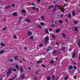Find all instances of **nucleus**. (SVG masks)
Instances as JSON below:
<instances>
[{"mask_svg": "<svg viewBox=\"0 0 80 80\" xmlns=\"http://www.w3.org/2000/svg\"><path fill=\"white\" fill-rule=\"evenodd\" d=\"M21 12L22 13H27V11L25 10H22L21 11Z\"/></svg>", "mask_w": 80, "mask_h": 80, "instance_id": "nucleus-12", "label": "nucleus"}, {"mask_svg": "<svg viewBox=\"0 0 80 80\" xmlns=\"http://www.w3.org/2000/svg\"><path fill=\"white\" fill-rule=\"evenodd\" d=\"M22 16H20L19 17V22H18V23H20V22H21V21H22Z\"/></svg>", "mask_w": 80, "mask_h": 80, "instance_id": "nucleus-6", "label": "nucleus"}, {"mask_svg": "<svg viewBox=\"0 0 80 80\" xmlns=\"http://www.w3.org/2000/svg\"><path fill=\"white\" fill-rule=\"evenodd\" d=\"M73 68H74V70H76V69H77V67L75 66H73Z\"/></svg>", "mask_w": 80, "mask_h": 80, "instance_id": "nucleus-37", "label": "nucleus"}, {"mask_svg": "<svg viewBox=\"0 0 80 80\" xmlns=\"http://www.w3.org/2000/svg\"><path fill=\"white\" fill-rule=\"evenodd\" d=\"M36 9L38 12H39V9L38 8H36Z\"/></svg>", "mask_w": 80, "mask_h": 80, "instance_id": "nucleus-53", "label": "nucleus"}, {"mask_svg": "<svg viewBox=\"0 0 80 80\" xmlns=\"http://www.w3.org/2000/svg\"><path fill=\"white\" fill-rule=\"evenodd\" d=\"M49 31H50V32H52V28L50 29Z\"/></svg>", "mask_w": 80, "mask_h": 80, "instance_id": "nucleus-58", "label": "nucleus"}, {"mask_svg": "<svg viewBox=\"0 0 80 80\" xmlns=\"http://www.w3.org/2000/svg\"><path fill=\"white\" fill-rule=\"evenodd\" d=\"M49 40V37L48 36H46L45 38V41L46 42H47L48 41V40Z\"/></svg>", "mask_w": 80, "mask_h": 80, "instance_id": "nucleus-7", "label": "nucleus"}, {"mask_svg": "<svg viewBox=\"0 0 80 80\" xmlns=\"http://www.w3.org/2000/svg\"><path fill=\"white\" fill-rule=\"evenodd\" d=\"M54 63V61L52 60H51L50 62V63Z\"/></svg>", "mask_w": 80, "mask_h": 80, "instance_id": "nucleus-32", "label": "nucleus"}, {"mask_svg": "<svg viewBox=\"0 0 80 80\" xmlns=\"http://www.w3.org/2000/svg\"><path fill=\"white\" fill-rule=\"evenodd\" d=\"M75 55H76V53L74 52L73 53L72 55V58H74L75 57Z\"/></svg>", "mask_w": 80, "mask_h": 80, "instance_id": "nucleus-19", "label": "nucleus"}, {"mask_svg": "<svg viewBox=\"0 0 80 80\" xmlns=\"http://www.w3.org/2000/svg\"><path fill=\"white\" fill-rule=\"evenodd\" d=\"M28 37H30L31 35H32V32L30 31H29L28 32Z\"/></svg>", "mask_w": 80, "mask_h": 80, "instance_id": "nucleus-9", "label": "nucleus"}, {"mask_svg": "<svg viewBox=\"0 0 80 80\" xmlns=\"http://www.w3.org/2000/svg\"><path fill=\"white\" fill-rule=\"evenodd\" d=\"M5 52V51L4 50H2L0 51V54L1 55H2V54H3V53H4V52Z\"/></svg>", "mask_w": 80, "mask_h": 80, "instance_id": "nucleus-11", "label": "nucleus"}, {"mask_svg": "<svg viewBox=\"0 0 80 80\" xmlns=\"http://www.w3.org/2000/svg\"><path fill=\"white\" fill-rule=\"evenodd\" d=\"M68 76H67L65 78V80H68Z\"/></svg>", "mask_w": 80, "mask_h": 80, "instance_id": "nucleus-42", "label": "nucleus"}, {"mask_svg": "<svg viewBox=\"0 0 80 80\" xmlns=\"http://www.w3.org/2000/svg\"><path fill=\"white\" fill-rule=\"evenodd\" d=\"M19 70H20V72L21 73H22V72H23L24 70H23V68H22V67H20Z\"/></svg>", "mask_w": 80, "mask_h": 80, "instance_id": "nucleus-5", "label": "nucleus"}, {"mask_svg": "<svg viewBox=\"0 0 80 80\" xmlns=\"http://www.w3.org/2000/svg\"><path fill=\"white\" fill-rule=\"evenodd\" d=\"M34 80H37V77H34Z\"/></svg>", "mask_w": 80, "mask_h": 80, "instance_id": "nucleus-47", "label": "nucleus"}, {"mask_svg": "<svg viewBox=\"0 0 80 80\" xmlns=\"http://www.w3.org/2000/svg\"><path fill=\"white\" fill-rule=\"evenodd\" d=\"M8 71L7 72V76H9V75L11 74H12V70L10 69H8Z\"/></svg>", "mask_w": 80, "mask_h": 80, "instance_id": "nucleus-1", "label": "nucleus"}, {"mask_svg": "<svg viewBox=\"0 0 80 80\" xmlns=\"http://www.w3.org/2000/svg\"><path fill=\"white\" fill-rule=\"evenodd\" d=\"M68 69L70 70V69H73V66H69L68 68Z\"/></svg>", "mask_w": 80, "mask_h": 80, "instance_id": "nucleus-13", "label": "nucleus"}, {"mask_svg": "<svg viewBox=\"0 0 80 80\" xmlns=\"http://www.w3.org/2000/svg\"><path fill=\"white\" fill-rule=\"evenodd\" d=\"M30 39H31V40H32L33 38V37L32 36H31L30 38Z\"/></svg>", "mask_w": 80, "mask_h": 80, "instance_id": "nucleus-52", "label": "nucleus"}, {"mask_svg": "<svg viewBox=\"0 0 80 80\" xmlns=\"http://www.w3.org/2000/svg\"><path fill=\"white\" fill-rule=\"evenodd\" d=\"M57 52V50L55 49V50L53 51V52L52 53V55H55V54H56V53Z\"/></svg>", "mask_w": 80, "mask_h": 80, "instance_id": "nucleus-8", "label": "nucleus"}, {"mask_svg": "<svg viewBox=\"0 0 80 80\" xmlns=\"http://www.w3.org/2000/svg\"><path fill=\"white\" fill-rule=\"evenodd\" d=\"M12 15L13 16H14V17H17V13H16V12L13 13Z\"/></svg>", "mask_w": 80, "mask_h": 80, "instance_id": "nucleus-18", "label": "nucleus"}, {"mask_svg": "<svg viewBox=\"0 0 80 80\" xmlns=\"http://www.w3.org/2000/svg\"><path fill=\"white\" fill-rule=\"evenodd\" d=\"M15 68L16 69H18V70H19V66H18L17 65H16Z\"/></svg>", "mask_w": 80, "mask_h": 80, "instance_id": "nucleus-17", "label": "nucleus"}, {"mask_svg": "<svg viewBox=\"0 0 80 80\" xmlns=\"http://www.w3.org/2000/svg\"><path fill=\"white\" fill-rule=\"evenodd\" d=\"M38 1V3H40L41 2V0H37Z\"/></svg>", "mask_w": 80, "mask_h": 80, "instance_id": "nucleus-51", "label": "nucleus"}, {"mask_svg": "<svg viewBox=\"0 0 80 80\" xmlns=\"http://www.w3.org/2000/svg\"><path fill=\"white\" fill-rule=\"evenodd\" d=\"M32 10H36V8L32 7Z\"/></svg>", "mask_w": 80, "mask_h": 80, "instance_id": "nucleus-41", "label": "nucleus"}, {"mask_svg": "<svg viewBox=\"0 0 80 80\" xmlns=\"http://www.w3.org/2000/svg\"><path fill=\"white\" fill-rule=\"evenodd\" d=\"M12 7H14V6H15V4H12Z\"/></svg>", "mask_w": 80, "mask_h": 80, "instance_id": "nucleus-61", "label": "nucleus"}, {"mask_svg": "<svg viewBox=\"0 0 80 80\" xmlns=\"http://www.w3.org/2000/svg\"><path fill=\"white\" fill-rule=\"evenodd\" d=\"M52 37L54 39H55V35H53L52 36Z\"/></svg>", "mask_w": 80, "mask_h": 80, "instance_id": "nucleus-34", "label": "nucleus"}, {"mask_svg": "<svg viewBox=\"0 0 80 80\" xmlns=\"http://www.w3.org/2000/svg\"><path fill=\"white\" fill-rule=\"evenodd\" d=\"M73 28H74V30L76 32H78V28L77 26H74Z\"/></svg>", "mask_w": 80, "mask_h": 80, "instance_id": "nucleus-3", "label": "nucleus"}, {"mask_svg": "<svg viewBox=\"0 0 80 80\" xmlns=\"http://www.w3.org/2000/svg\"><path fill=\"white\" fill-rule=\"evenodd\" d=\"M57 9H56V8H54V9L53 10V12H56V11H57Z\"/></svg>", "mask_w": 80, "mask_h": 80, "instance_id": "nucleus-44", "label": "nucleus"}, {"mask_svg": "<svg viewBox=\"0 0 80 80\" xmlns=\"http://www.w3.org/2000/svg\"><path fill=\"white\" fill-rule=\"evenodd\" d=\"M14 58L15 60H18V56H15L14 57Z\"/></svg>", "mask_w": 80, "mask_h": 80, "instance_id": "nucleus-33", "label": "nucleus"}, {"mask_svg": "<svg viewBox=\"0 0 80 80\" xmlns=\"http://www.w3.org/2000/svg\"><path fill=\"white\" fill-rule=\"evenodd\" d=\"M37 27H38L39 28H42V26H40V25L37 26Z\"/></svg>", "mask_w": 80, "mask_h": 80, "instance_id": "nucleus-48", "label": "nucleus"}, {"mask_svg": "<svg viewBox=\"0 0 80 80\" xmlns=\"http://www.w3.org/2000/svg\"><path fill=\"white\" fill-rule=\"evenodd\" d=\"M74 79H76L77 78V76H74Z\"/></svg>", "mask_w": 80, "mask_h": 80, "instance_id": "nucleus-57", "label": "nucleus"}, {"mask_svg": "<svg viewBox=\"0 0 80 80\" xmlns=\"http://www.w3.org/2000/svg\"><path fill=\"white\" fill-rule=\"evenodd\" d=\"M41 62H42V60L38 61L37 62V63L38 64V63H41Z\"/></svg>", "mask_w": 80, "mask_h": 80, "instance_id": "nucleus-25", "label": "nucleus"}, {"mask_svg": "<svg viewBox=\"0 0 80 80\" xmlns=\"http://www.w3.org/2000/svg\"><path fill=\"white\" fill-rule=\"evenodd\" d=\"M67 5V3H65V4L63 5L62 7V8L63 9H64V10L65 9H64V8H64V7H65V6H66V5Z\"/></svg>", "mask_w": 80, "mask_h": 80, "instance_id": "nucleus-30", "label": "nucleus"}, {"mask_svg": "<svg viewBox=\"0 0 80 80\" xmlns=\"http://www.w3.org/2000/svg\"><path fill=\"white\" fill-rule=\"evenodd\" d=\"M60 51L62 52H65V47H62L61 49H60Z\"/></svg>", "mask_w": 80, "mask_h": 80, "instance_id": "nucleus-2", "label": "nucleus"}, {"mask_svg": "<svg viewBox=\"0 0 80 80\" xmlns=\"http://www.w3.org/2000/svg\"><path fill=\"white\" fill-rule=\"evenodd\" d=\"M48 43V42L47 41V42H46V41H45L44 43L45 45H47V43Z\"/></svg>", "mask_w": 80, "mask_h": 80, "instance_id": "nucleus-46", "label": "nucleus"}, {"mask_svg": "<svg viewBox=\"0 0 80 80\" xmlns=\"http://www.w3.org/2000/svg\"><path fill=\"white\" fill-rule=\"evenodd\" d=\"M72 15L73 17H75V11H72Z\"/></svg>", "mask_w": 80, "mask_h": 80, "instance_id": "nucleus-10", "label": "nucleus"}, {"mask_svg": "<svg viewBox=\"0 0 80 80\" xmlns=\"http://www.w3.org/2000/svg\"><path fill=\"white\" fill-rule=\"evenodd\" d=\"M51 8H53V6L52 5L50 6L48 8V9H50Z\"/></svg>", "mask_w": 80, "mask_h": 80, "instance_id": "nucleus-35", "label": "nucleus"}, {"mask_svg": "<svg viewBox=\"0 0 80 80\" xmlns=\"http://www.w3.org/2000/svg\"><path fill=\"white\" fill-rule=\"evenodd\" d=\"M13 72H16L17 71V70L15 69V68H13Z\"/></svg>", "mask_w": 80, "mask_h": 80, "instance_id": "nucleus-43", "label": "nucleus"}, {"mask_svg": "<svg viewBox=\"0 0 80 80\" xmlns=\"http://www.w3.org/2000/svg\"><path fill=\"white\" fill-rule=\"evenodd\" d=\"M56 24H57V21H55L54 22Z\"/></svg>", "mask_w": 80, "mask_h": 80, "instance_id": "nucleus-60", "label": "nucleus"}, {"mask_svg": "<svg viewBox=\"0 0 80 80\" xmlns=\"http://www.w3.org/2000/svg\"><path fill=\"white\" fill-rule=\"evenodd\" d=\"M50 78H51L50 77L48 76V77H47V80H50Z\"/></svg>", "mask_w": 80, "mask_h": 80, "instance_id": "nucleus-27", "label": "nucleus"}, {"mask_svg": "<svg viewBox=\"0 0 80 80\" xmlns=\"http://www.w3.org/2000/svg\"><path fill=\"white\" fill-rule=\"evenodd\" d=\"M78 47H80V40L78 39Z\"/></svg>", "mask_w": 80, "mask_h": 80, "instance_id": "nucleus-15", "label": "nucleus"}, {"mask_svg": "<svg viewBox=\"0 0 80 80\" xmlns=\"http://www.w3.org/2000/svg\"><path fill=\"white\" fill-rule=\"evenodd\" d=\"M73 65H76L77 63H76V62H73Z\"/></svg>", "mask_w": 80, "mask_h": 80, "instance_id": "nucleus-39", "label": "nucleus"}, {"mask_svg": "<svg viewBox=\"0 0 80 80\" xmlns=\"http://www.w3.org/2000/svg\"><path fill=\"white\" fill-rule=\"evenodd\" d=\"M59 22L60 23H63V20H59Z\"/></svg>", "mask_w": 80, "mask_h": 80, "instance_id": "nucleus-29", "label": "nucleus"}, {"mask_svg": "<svg viewBox=\"0 0 80 80\" xmlns=\"http://www.w3.org/2000/svg\"><path fill=\"white\" fill-rule=\"evenodd\" d=\"M62 36L63 38H65L66 37V35L64 33L62 34Z\"/></svg>", "mask_w": 80, "mask_h": 80, "instance_id": "nucleus-23", "label": "nucleus"}, {"mask_svg": "<svg viewBox=\"0 0 80 80\" xmlns=\"http://www.w3.org/2000/svg\"><path fill=\"white\" fill-rule=\"evenodd\" d=\"M1 45L2 46V47H5V45L3 43H1Z\"/></svg>", "mask_w": 80, "mask_h": 80, "instance_id": "nucleus-26", "label": "nucleus"}, {"mask_svg": "<svg viewBox=\"0 0 80 80\" xmlns=\"http://www.w3.org/2000/svg\"><path fill=\"white\" fill-rule=\"evenodd\" d=\"M41 18L42 20H45V18H44V16H42L41 17Z\"/></svg>", "mask_w": 80, "mask_h": 80, "instance_id": "nucleus-38", "label": "nucleus"}, {"mask_svg": "<svg viewBox=\"0 0 80 80\" xmlns=\"http://www.w3.org/2000/svg\"><path fill=\"white\" fill-rule=\"evenodd\" d=\"M26 21L27 22H28V23H30V21L28 19H26Z\"/></svg>", "mask_w": 80, "mask_h": 80, "instance_id": "nucleus-20", "label": "nucleus"}, {"mask_svg": "<svg viewBox=\"0 0 80 80\" xmlns=\"http://www.w3.org/2000/svg\"><path fill=\"white\" fill-rule=\"evenodd\" d=\"M7 27L3 28L2 30V31L3 30H5L6 29H7Z\"/></svg>", "mask_w": 80, "mask_h": 80, "instance_id": "nucleus-50", "label": "nucleus"}, {"mask_svg": "<svg viewBox=\"0 0 80 80\" xmlns=\"http://www.w3.org/2000/svg\"><path fill=\"white\" fill-rule=\"evenodd\" d=\"M16 37H17V36H14L13 37V38L16 39Z\"/></svg>", "mask_w": 80, "mask_h": 80, "instance_id": "nucleus-59", "label": "nucleus"}, {"mask_svg": "<svg viewBox=\"0 0 80 80\" xmlns=\"http://www.w3.org/2000/svg\"><path fill=\"white\" fill-rule=\"evenodd\" d=\"M79 59H80V54H79Z\"/></svg>", "mask_w": 80, "mask_h": 80, "instance_id": "nucleus-64", "label": "nucleus"}, {"mask_svg": "<svg viewBox=\"0 0 80 80\" xmlns=\"http://www.w3.org/2000/svg\"><path fill=\"white\" fill-rule=\"evenodd\" d=\"M60 29H57L56 31H55V32L56 33H58V32H60Z\"/></svg>", "mask_w": 80, "mask_h": 80, "instance_id": "nucleus-28", "label": "nucleus"}, {"mask_svg": "<svg viewBox=\"0 0 80 80\" xmlns=\"http://www.w3.org/2000/svg\"><path fill=\"white\" fill-rule=\"evenodd\" d=\"M45 32L46 33H48V30L47 29L45 31Z\"/></svg>", "mask_w": 80, "mask_h": 80, "instance_id": "nucleus-45", "label": "nucleus"}, {"mask_svg": "<svg viewBox=\"0 0 80 80\" xmlns=\"http://www.w3.org/2000/svg\"><path fill=\"white\" fill-rule=\"evenodd\" d=\"M71 17H72V15H71V14L69 13L68 15V18H70Z\"/></svg>", "mask_w": 80, "mask_h": 80, "instance_id": "nucleus-14", "label": "nucleus"}, {"mask_svg": "<svg viewBox=\"0 0 80 80\" xmlns=\"http://www.w3.org/2000/svg\"><path fill=\"white\" fill-rule=\"evenodd\" d=\"M73 23H74L75 24H77L78 22L77 21H73Z\"/></svg>", "mask_w": 80, "mask_h": 80, "instance_id": "nucleus-31", "label": "nucleus"}, {"mask_svg": "<svg viewBox=\"0 0 80 80\" xmlns=\"http://www.w3.org/2000/svg\"><path fill=\"white\" fill-rule=\"evenodd\" d=\"M61 17H63V14H62L60 16Z\"/></svg>", "mask_w": 80, "mask_h": 80, "instance_id": "nucleus-62", "label": "nucleus"}, {"mask_svg": "<svg viewBox=\"0 0 80 80\" xmlns=\"http://www.w3.org/2000/svg\"><path fill=\"white\" fill-rule=\"evenodd\" d=\"M55 76L53 75L52 77V80H55Z\"/></svg>", "mask_w": 80, "mask_h": 80, "instance_id": "nucleus-40", "label": "nucleus"}, {"mask_svg": "<svg viewBox=\"0 0 80 80\" xmlns=\"http://www.w3.org/2000/svg\"><path fill=\"white\" fill-rule=\"evenodd\" d=\"M10 7V5L7 6L5 7V8L6 9H8V8H9Z\"/></svg>", "mask_w": 80, "mask_h": 80, "instance_id": "nucleus-21", "label": "nucleus"}, {"mask_svg": "<svg viewBox=\"0 0 80 80\" xmlns=\"http://www.w3.org/2000/svg\"><path fill=\"white\" fill-rule=\"evenodd\" d=\"M44 22H41L40 23V24L42 26H43V25H44Z\"/></svg>", "mask_w": 80, "mask_h": 80, "instance_id": "nucleus-36", "label": "nucleus"}, {"mask_svg": "<svg viewBox=\"0 0 80 80\" xmlns=\"http://www.w3.org/2000/svg\"><path fill=\"white\" fill-rule=\"evenodd\" d=\"M39 47H43V44L42 43H41L39 46Z\"/></svg>", "mask_w": 80, "mask_h": 80, "instance_id": "nucleus-24", "label": "nucleus"}, {"mask_svg": "<svg viewBox=\"0 0 80 80\" xmlns=\"http://www.w3.org/2000/svg\"><path fill=\"white\" fill-rule=\"evenodd\" d=\"M68 22V19H66V22Z\"/></svg>", "mask_w": 80, "mask_h": 80, "instance_id": "nucleus-63", "label": "nucleus"}, {"mask_svg": "<svg viewBox=\"0 0 80 80\" xmlns=\"http://www.w3.org/2000/svg\"><path fill=\"white\" fill-rule=\"evenodd\" d=\"M51 26L52 27H55V25L54 24H52Z\"/></svg>", "mask_w": 80, "mask_h": 80, "instance_id": "nucleus-54", "label": "nucleus"}, {"mask_svg": "<svg viewBox=\"0 0 80 80\" xmlns=\"http://www.w3.org/2000/svg\"><path fill=\"white\" fill-rule=\"evenodd\" d=\"M30 64H31V65H34V64L32 63V62H31L30 63Z\"/></svg>", "mask_w": 80, "mask_h": 80, "instance_id": "nucleus-56", "label": "nucleus"}, {"mask_svg": "<svg viewBox=\"0 0 80 80\" xmlns=\"http://www.w3.org/2000/svg\"><path fill=\"white\" fill-rule=\"evenodd\" d=\"M41 65L42 67H44V68H45L46 67V66H45L43 64H42Z\"/></svg>", "mask_w": 80, "mask_h": 80, "instance_id": "nucleus-49", "label": "nucleus"}, {"mask_svg": "<svg viewBox=\"0 0 80 80\" xmlns=\"http://www.w3.org/2000/svg\"><path fill=\"white\" fill-rule=\"evenodd\" d=\"M56 45H59V43L58 42H56Z\"/></svg>", "mask_w": 80, "mask_h": 80, "instance_id": "nucleus-55", "label": "nucleus"}, {"mask_svg": "<svg viewBox=\"0 0 80 80\" xmlns=\"http://www.w3.org/2000/svg\"><path fill=\"white\" fill-rule=\"evenodd\" d=\"M8 61L10 63H12L13 62V60L12 59H9Z\"/></svg>", "mask_w": 80, "mask_h": 80, "instance_id": "nucleus-16", "label": "nucleus"}, {"mask_svg": "<svg viewBox=\"0 0 80 80\" xmlns=\"http://www.w3.org/2000/svg\"><path fill=\"white\" fill-rule=\"evenodd\" d=\"M17 77V75H15L14 76L12 77V80H15V78H16Z\"/></svg>", "mask_w": 80, "mask_h": 80, "instance_id": "nucleus-22", "label": "nucleus"}, {"mask_svg": "<svg viewBox=\"0 0 80 80\" xmlns=\"http://www.w3.org/2000/svg\"><path fill=\"white\" fill-rule=\"evenodd\" d=\"M21 78L22 79H25V74H22L21 76Z\"/></svg>", "mask_w": 80, "mask_h": 80, "instance_id": "nucleus-4", "label": "nucleus"}]
</instances>
